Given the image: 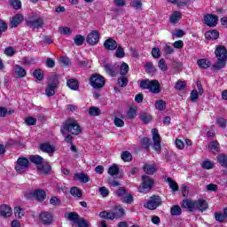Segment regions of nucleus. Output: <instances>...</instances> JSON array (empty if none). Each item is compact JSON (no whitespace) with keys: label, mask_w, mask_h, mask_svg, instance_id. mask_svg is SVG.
Returning a JSON list of instances; mask_svg holds the SVG:
<instances>
[{"label":"nucleus","mask_w":227,"mask_h":227,"mask_svg":"<svg viewBox=\"0 0 227 227\" xmlns=\"http://www.w3.org/2000/svg\"><path fill=\"white\" fill-rule=\"evenodd\" d=\"M25 123L26 125H28V126H34V125H36V118L35 117H27L25 119Z\"/></svg>","instance_id":"63"},{"label":"nucleus","mask_w":227,"mask_h":227,"mask_svg":"<svg viewBox=\"0 0 227 227\" xmlns=\"http://www.w3.org/2000/svg\"><path fill=\"white\" fill-rule=\"evenodd\" d=\"M167 182L169 184V188L174 192H178V184L175 182V180H173V178L171 177H168L167 178Z\"/></svg>","instance_id":"43"},{"label":"nucleus","mask_w":227,"mask_h":227,"mask_svg":"<svg viewBox=\"0 0 227 227\" xmlns=\"http://www.w3.org/2000/svg\"><path fill=\"white\" fill-rule=\"evenodd\" d=\"M216 162L220 164L222 168L227 169V154L223 153L216 156Z\"/></svg>","instance_id":"26"},{"label":"nucleus","mask_w":227,"mask_h":227,"mask_svg":"<svg viewBox=\"0 0 227 227\" xmlns=\"http://www.w3.org/2000/svg\"><path fill=\"white\" fill-rule=\"evenodd\" d=\"M33 77H35V79H37V81H43V77H45V73L42 69L37 68L34 70Z\"/></svg>","instance_id":"38"},{"label":"nucleus","mask_w":227,"mask_h":227,"mask_svg":"<svg viewBox=\"0 0 227 227\" xmlns=\"http://www.w3.org/2000/svg\"><path fill=\"white\" fill-rule=\"evenodd\" d=\"M39 223L43 226H51L54 223V215L49 211H42L38 216Z\"/></svg>","instance_id":"7"},{"label":"nucleus","mask_w":227,"mask_h":227,"mask_svg":"<svg viewBox=\"0 0 227 227\" xmlns=\"http://www.w3.org/2000/svg\"><path fill=\"white\" fill-rule=\"evenodd\" d=\"M22 20H24V16L21 13H17L11 20V27H19Z\"/></svg>","instance_id":"20"},{"label":"nucleus","mask_w":227,"mask_h":227,"mask_svg":"<svg viewBox=\"0 0 227 227\" xmlns=\"http://www.w3.org/2000/svg\"><path fill=\"white\" fill-rule=\"evenodd\" d=\"M145 70L147 72V74H153L157 72V69L155 68V66L152 62H147L145 65Z\"/></svg>","instance_id":"49"},{"label":"nucleus","mask_w":227,"mask_h":227,"mask_svg":"<svg viewBox=\"0 0 227 227\" xmlns=\"http://www.w3.org/2000/svg\"><path fill=\"white\" fill-rule=\"evenodd\" d=\"M14 72L17 74L18 77L20 79H22L27 75V71L20 67V65H15L14 66Z\"/></svg>","instance_id":"29"},{"label":"nucleus","mask_w":227,"mask_h":227,"mask_svg":"<svg viewBox=\"0 0 227 227\" xmlns=\"http://www.w3.org/2000/svg\"><path fill=\"white\" fill-rule=\"evenodd\" d=\"M195 208L200 212H205V210L208 208V203H207V200H195Z\"/></svg>","instance_id":"25"},{"label":"nucleus","mask_w":227,"mask_h":227,"mask_svg":"<svg viewBox=\"0 0 227 227\" xmlns=\"http://www.w3.org/2000/svg\"><path fill=\"white\" fill-rule=\"evenodd\" d=\"M8 31V24L6 21L0 20V38L3 36V33H6Z\"/></svg>","instance_id":"54"},{"label":"nucleus","mask_w":227,"mask_h":227,"mask_svg":"<svg viewBox=\"0 0 227 227\" xmlns=\"http://www.w3.org/2000/svg\"><path fill=\"white\" fill-rule=\"evenodd\" d=\"M143 170L146 175H153L154 173H156L157 168L153 165L145 163L143 166Z\"/></svg>","instance_id":"31"},{"label":"nucleus","mask_w":227,"mask_h":227,"mask_svg":"<svg viewBox=\"0 0 227 227\" xmlns=\"http://www.w3.org/2000/svg\"><path fill=\"white\" fill-rule=\"evenodd\" d=\"M33 196L35 198L37 201H45V199L47 198V193L45 192V190L43 189H36L33 192Z\"/></svg>","instance_id":"18"},{"label":"nucleus","mask_w":227,"mask_h":227,"mask_svg":"<svg viewBox=\"0 0 227 227\" xmlns=\"http://www.w3.org/2000/svg\"><path fill=\"white\" fill-rule=\"evenodd\" d=\"M90 84L94 90H100L106 86V78L102 74H92L89 78Z\"/></svg>","instance_id":"5"},{"label":"nucleus","mask_w":227,"mask_h":227,"mask_svg":"<svg viewBox=\"0 0 227 227\" xmlns=\"http://www.w3.org/2000/svg\"><path fill=\"white\" fill-rule=\"evenodd\" d=\"M15 113V110H8V108L4 106H0V118H6L8 114H13Z\"/></svg>","instance_id":"40"},{"label":"nucleus","mask_w":227,"mask_h":227,"mask_svg":"<svg viewBox=\"0 0 227 227\" xmlns=\"http://www.w3.org/2000/svg\"><path fill=\"white\" fill-rule=\"evenodd\" d=\"M120 173V167H118L117 164H113L108 168V175H111V176H116Z\"/></svg>","instance_id":"41"},{"label":"nucleus","mask_w":227,"mask_h":227,"mask_svg":"<svg viewBox=\"0 0 227 227\" xmlns=\"http://www.w3.org/2000/svg\"><path fill=\"white\" fill-rule=\"evenodd\" d=\"M140 144L142 148H144L146 152H150V146H152V139L144 137L141 138Z\"/></svg>","instance_id":"30"},{"label":"nucleus","mask_w":227,"mask_h":227,"mask_svg":"<svg viewBox=\"0 0 227 227\" xmlns=\"http://www.w3.org/2000/svg\"><path fill=\"white\" fill-rule=\"evenodd\" d=\"M171 215H182V207L178 205L172 206L170 208Z\"/></svg>","instance_id":"48"},{"label":"nucleus","mask_w":227,"mask_h":227,"mask_svg":"<svg viewBox=\"0 0 227 227\" xmlns=\"http://www.w3.org/2000/svg\"><path fill=\"white\" fill-rule=\"evenodd\" d=\"M215 58L217 61L215 64L212 65V68H214L215 72H219V70H223L224 67H226L227 61V50L225 46L218 45L215 51Z\"/></svg>","instance_id":"1"},{"label":"nucleus","mask_w":227,"mask_h":227,"mask_svg":"<svg viewBox=\"0 0 227 227\" xmlns=\"http://www.w3.org/2000/svg\"><path fill=\"white\" fill-rule=\"evenodd\" d=\"M182 208H187L189 212H194L196 208V200H191L189 199L184 200L181 205Z\"/></svg>","instance_id":"19"},{"label":"nucleus","mask_w":227,"mask_h":227,"mask_svg":"<svg viewBox=\"0 0 227 227\" xmlns=\"http://www.w3.org/2000/svg\"><path fill=\"white\" fill-rule=\"evenodd\" d=\"M129 64L123 62L120 67V75H127L129 74Z\"/></svg>","instance_id":"52"},{"label":"nucleus","mask_w":227,"mask_h":227,"mask_svg":"<svg viewBox=\"0 0 227 227\" xmlns=\"http://www.w3.org/2000/svg\"><path fill=\"white\" fill-rule=\"evenodd\" d=\"M39 150L48 155H52L56 152V146L51 145L49 142L41 143L39 145Z\"/></svg>","instance_id":"15"},{"label":"nucleus","mask_w":227,"mask_h":227,"mask_svg":"<svg viewBox=\"0 0 227 227\" xmlns=\"http://www.w3.org/2000/svg\"><path fill=\"white\" fill-rule=\"evenodd\" d=\"M202 169H214V162L207 160L201 163Z\"/></svg>","instance_id":"56"},{"label":"nucleus","mask_w":227,"mask_h":227,"mask_svg":"<svg viewBox=\"0 0 227 227\" xmlns=\"http://www.w3.org/2000/svg\"><path fill=\"white\" fill-rule=\"evenodd\" d=\"M61 134H72L73 136H79L82 132V128L79 125V122L72 118L67 119L60 129Z\"/></svg>","instance_id":"2"},{"label":"nucleus","mask_w":227,"mask_h":227,"mask_svg":"<svg viewBox=\"0 0 227 227\" xmlns=\"http://www.w3.org/2000/svg\"><path fill=\"white\" fill-rule=\"evenodd\" d=\"M27 168H29V160L26 157H19L14 167L17 173H26Z\"/></svg>","instance_id":"10"},{"label":"nucleus","mask_w":227,"mask_h":227,"mask_svg":"<svg viewBox=\"0 0 227 227\" xmlns=\"http://www.w3.org/2000/svg\"><path fill=\"white\" fill-rule=\"evenodd\" d=\"M208 150L215 155L216 153H219V152H221V144H219V141L217 140H213L208 145Z\"/></svg>","instance_id":"21"},{"label":"nucleus","mask_w":227,"mask_h":227,"mask_svg":"<svg viewBox=\"0 0 227 227\" xmlns=\"http://www.w3.org/2000/svg\"><path fill=\"white\" fill-rule=\"evenodd\" d=\"M37 169L38 171H43V175H49L51 171H52V167H51V164L47 163L37 167Z\"/></svg>","instance_id":"39"},{"label":"nucleus","mask_w":227,"mask_h":227,"mask_svg":"<svg viewBox=\"0 0 227 227\" xmlns=\"http://www.w3.org/2000/svg\"><path fill=\"white\" fill-rule=\"evenodd\" d=\"M151 83H152V80H150V79L141 80L139 88H140V90H148V91H149Z\"/></svg>","instance_id":"42"},{"label":"nucleus","mask_w":227,"mask_h":227,"mask_svg":"<svg viewBox=\"0 0 227 227\" xmlns=\"http://www.w3.org/2000/svg\"><path fill=\"white\" fill-rule=\"evenodd\" d=\"M186 86H187V82L182 80H178L175 85V90H177V91H184Z\"/></svg>","instance_id":"50"},{"label":"nucleus","mask_w":227,"mask_h":227,"mask_svg":"<svg viewBox=\"0 0 227 227\" xmlns=\"http://www.w3.org/2000/svg\"><path fill=\"white\" fill-rule=\"evenodd\" d=\"M65 218L68 219L74 224H77L78 227H90V222L86 220L84 217L79 216L77 212H69L65 215Z\"/></svg>","instance_id":"3"},{"label":"nucleus","mask_w":227,"mask_h":227,"mask_svg":"<svg viewBox=\"0 0 227 227\" xmlns=\"http://www.w3.org/2000/svg\"><path fill=\"white\" fill-rule=\"evenodd\" d=\"M0 215L2 217H12V207L8 205H2L0 207Z\"/></svg>","instance_id":"23"},{"label":"nucleus","mask_w":227,"mask_h":227,"mask_svg":"<svg viewBox=\"0 0 227 227\" xmlns=\"http://www.w3.org/2000/svg\"><path fill=\"white\" fill-rule=\"evenodd\" d=\"M152 134L153 141V150H154L156 153H160V152H162V145H160V143H162V139L160 138L159 130L157 129H153Z\"/></svg>","instance_id":"8"},{"label":"nucleus","mask_w":227,"mask_h":227,"mask_svg":"<svg viewBox=\"0 0 227 227\" xmlns=\"http://www.w3.org/2000/svg\"><path fill=\"white\" fill-rule=\"evenodd\" d=\"M197 65L199 68L207 70V68H210V67H212V62H210L208 59H200L197 61Z\"/></svg>","instance_id":"24"},{"label":"nucleus","mask_w":227,"mask_h":227,"mask_svg":"<svg viewBox=\"0 0 227 227\" xmlns=\"http://www.w3.org/2000/svg\"><path fill=\"white\" fill-rule=\"evenodd\" d=\"M28 159L30 162H32V164H35V166H42L43 164V158L38 154L30 155Z\"/></svg>","instance_id":"28"},{"label":"nucleus","mask_w":227,"mask_h":227,"mask_svg":"<svg viewBox=\"0 0 227 227\" xmlns=\"http://www.w3.org/2000/svg\"><path fill=\"white\" fill-rule=\"evenodd\" d=\"M75 176L82 184H88V182H90V176H88V175H86L82 172L80 174H75Z\"/></svg>","instance_id":"45"},{"label":"nucleus","mask_w":227,"mask_h":227,"mask_svg":"<svg viewBox=\"0 0 227 227\" xmlns=\"http://www.w3.org/2000/svg\"><path fill=\"white\" fill-rule=\"evenodd\" d=\"M50 203L53 206V207H59V205H61V199L58 198L57 196H52L50 199Z\"/></svg>","instance_id":"60"},{"label":"nucleus","mask_w":227,"mask_h":227,"mask_svg":"<svg viewBox=\"0 0 227 227\" xmlns=\"http://www.w3.org/2000/svg\"><path fill=\"white\" fill-rule=\"evenodd\" d=\"M153 118V117L152 116V114L148 113H142L139 116V119L141 120V121H143V123H145V125H148V123L152 121Z\"/></svg>","instance_id":"35"},{"label":"nucleus","mask_w":227,"mask_h":227,"mask_svg":"<svg viewBox=\"0 0 227 227\" xmlns=\"http://www.w3.org/2000/svg\"><path fill=\"white\" fill-rule=\"evenodd\" d=\"M163 52L166 56H169L170 54H173V52H175V49L173 48V46L169 45V43H167L163 47Z\"/></svg>","instance_id":"55"},{"label":"nucleus","mask_w":227,"mask_h":227,"mask_svg":"<svg viewBox=\"0 0 227 227\" xmlns=\"http://www.w3.org/2000/svg\"><path fill=\"white\" fill-rule=\"evenodd\" d=\"M105 71L111 77H116L118 75V70H120V65L118 64H106L104 66Z\"/></svg>","instance_id":"14"},{"label":"nucleus","mask_w":227,"mask_h":227,"mask_svg":"<svg viewBox=\"0 0 227 227\" xmlns=\"http://www.w3.org/2000/svg\"><path fill=\"white\" fill-rule=\"evenodd\" d=\"M86 38H84V35H77L74 38V43L78 46L81 47L85 42Z\"/></svg>","instance_id":"47"},{"label":"nucleus","mask_w":227,"mask_h":227,"mask_svg":"<svg viewBox=\"0 0 227 227\" xmlns=\"http://www.w3.org/2000/svg\"><path fill=\"white\" fill-rule=\"evenodd\" d=\"M103 45L106 51H116L118 48V42L113 38H108L104 42Z\"/></svg>","instance_id":"17"},{"label":"nucleus","mask_w":227,"mask_h":227,"mask_svg":"<svg viewBox=\"0 0 227 227\" xmlns=\"http://www.w3.org/2000/svg\"><path fill=\"white\" fill-rule=\"evenodd\" d=\"M102 114V111L100 108L97 106H90L89 107V116L95 117V116H100Z\"/></svg>","instance_id":"37"},{"label":"nucleus","mask_w":227,"mask_h":227,"mask_svg":"<svg viewBox=\"0 0 227 227\" xmlns=\"http://www.w3.org/2000/svg\"><path fill=\"white\" fill-rule=\"evenodd\" d=\"M70 194L74 198H81L82 196V191L77 186H74L70 189Z\"/></svg>","instance_id":"44"},{"label":"nucleus","mask_w":227,"mask_h":227,"mask_svg":"<svg viewBox=\"0 0 227 227\" xmlns=\"http://www.w3.org/2000/svg\"><path fill=\"white\" fill-rule=\"evenodd\" d=\"M160 91H162V88H160V82H159V80H151L149 92L153 95H159Z\"/></svg>","instance_id":"16"},{"label":"nucleus","mask_w":227,"mask_h":227,"mask_svg":"<svg viewBox=\"0 0 227 227\" xmlns=\"http://www.w3.org/2000/svg\"><path fill=\"white\" fill-rule=\"evenodd\" d=\"M100 40V33L98 30H92L86 38V42L89 45H97Z\"/></svg>","instance_id":"13"},{"label":"nucleus","mask_w":227,"mask_h":227,"mask_svg":"<svg viewBox=\"0 0 227 227\" xmlns=\"http://www.w3.org/2000/svg\"><path fill=\"white\" fill-rule=\"evenodd\" d=\"M204 24L208 27H215L219 24V17L215 14L207 13L204 15Z\"/></svg>","instance_id":"12"},{"label":"nucleus","mask_w":227,"mask_h":227,"mask_svg":"<svg viewBox=\"0 0 227 227\" xmlns=\"http://www.w3.org/2000/svg\"><path fill=\"white\" fill-rule=\"evenodd\" d=\"M158 67L161 72H168V64H166V60L164 59L159 60Z\"/></svg>","instance_id":"57"},{"label":"nucleus","mask_w":227,"mask_h":227,"mask_svg":"<svg viewBox=\"0 0 227 227\" xmlns=\"http://www.w3.org/2000/svg\"><path fill=\"white\" fill-rule=\"evenodd\" d=\"M155 108L158 111H164V109H166V101L162 100V99H159L155 102Z\"/></svg>","instance_id":"51"},{"label":"nucleus","mask_w":227,"mask_h":227,"mask_svg":"<svg viewBox=\"0 0 227 227\" xmlns=\"http://www.w3.org/2000/svg\"><path fill=\"white\" fill-rule=\"evenodd\" d=\"M160 205H162V199L159 195H153L144 204V207L147 208V210H157Z\"/></svg>","instance_id":"6"},{"label":"nucleus","mask_w":227,"mask_h":227,"mask_svg":"<svg viewBox=\"0 0 227 227\" xmlns=\"http://www.w3.org/2000/svg\"><path fill=\"white\" fill-rule=\"evenodd\" d=\"M117 84L120 88H127L129 84V78L126 75H121L117 79Z\"/></svg>","instance_id":"36"},{"label":"nucleus","mask_w":227,"mask_h":227,"mask_svg":"<svg viewBox=\"0 0 227 227\" xmlns=\"http://www.w3.org/2000/svg\"><path fill=\"white\" fill-rule=\"evenodd\" d=\"M121 159L122 160H124V162H130L132 160V154H130V153H129V151H124L121 153Z\"/></svg>","instance_id":"58"},{"label":"nucleus","mask_w":227,"mask_h":227,"mask_svg":"<svg viewBox=\"0 0 227 227\" xmlns=\"http://www.w3.org/2000/svg\"><path fill=\"white\" fill-rule=\"evenodd\" d=\"M110 221H114V219H121L125 216V209L120 205L115 206L112 208Z\"/></svg>","instance_id":"11"},{"label":"nucleus","mask_w":227,"mask_h":227,"mask_svg":"<svg viewBox=\"0 0 227 227\" xmlns=\"http://www.w3.org/2000/svg\"><path fill=\"white\" fill-rule=\"evenodd\" d=\"M26 215V212L24 211V208L20 207H14V215L18 217L19 219H22L24 215Z\"/></svg>","instance_id":"46"},{"label":"nucleus","mask_w":227,"mask_h":227,"mask_svg":"<svg viewBox=\"0 0 227 227\" xmlns=\"http://www.w3.org/2000/svg\"><path fill=\"white\" fill-rule=\"evenodd\" d=\"M26 24L28 27H33V29H40L43 27L45 21L43 20V18L34 14L27 18Z\"/></svg>","instance_id":"4"},{"label":"nucleus","mask_w":227,"mask_h":227,"mask_svg":"<svg viewBox=\"0 0 227 227\" xmlns=\"http://www.w3.org/2000/svg\"><path fill=\"white\" fill-rule=\"evenodd\" d=\"M125 56V51L123 50V47L117 46V50L115 51V58L121 59Z\"/></svg>","instance_id":"61"},{"label":"nucleus","mask_w":227,"mask_h":227,"mask_svg":"<svg viewBox=\"0 0 227 227\" xmlns=\"http://www.w3.org/2000/svg\"><path fill=\"white\" fill-rule=\"evenodd\" d=\"M205 38L207 40H217L219 38V30H209L205 33Z\"/></svg>","instance_id":"27"},{"label":"nucleus","mask_w":227,"mask_h":227,"mask_svg":"<svg viewBox=\"0 0 227 227\" xmlns=\"http://www.w3.org/2000/svg\"><path fill=\"white\" fill-rule=\"evenodd\" d=\"M56 88H58V82H53L51 83H49L45 90L46 96L54 97V95H56Z\"/></svg>","instance_id":"22"},{"label":"nucleus","mask_w":227,"mask_h":227,"mask_svg":"<svg viewBox=\"0 0 227 227\" xmlns=\"http://www.w3.org/2000/svg\"><path fill=\"white\" fill-rule=\"evenodd\" d=\"M180 19H182V12L178 11L174 12V13L169 17L171 24H178Z\"/></svg>","instance_id":"33"},{"label":"nucleus","mask_w":227,"mask_h":227,"mask_svg":"<svg viewBox=\"0 0 227 227\" xmlns=\"http://www.w3.org/2000/svg\"><path fill=\"white\" fill-rule=\"evenodd\" d=\"M137 116V109L135 107L130 106L126 114V120H134Z\"/></svg>","instance_id":"34"},{"label":"nucleus","mask_w":227,"mask_h":227,"mask_svg":"<svg viewBox=\"0 0 227 227\" xmlns=\"http://www.w3.org/2000/svg\"><path fill=\"white\" fill-rule=\"evenodd\" d=\"M215 221H218V223H224L226 217L221 212H216L215 213Z\"/></svg>","instance_id":"64"},{"label":"nucleus","mask_w":227,"mask_h":227,"mask_svg":"<svg viewBox=\"0 0 227 227\" xmlns=\"http://www.w3.org/2000/svg\"><path fill=\"white\" fill-rule=\"evenodd\" d=\"M67 84L73 91H77V90H79V81L76 79L67 80Z\"/></svg>","instance_id":"32"},{"label":"nucleus","mask_w":227,"mask_h":227,"mask_svg":"<svg viewBox=\"0 0 227 227\" xmlns=\"http://www.w3.org/2000/svg\"><path fill=\"white\" fill-rule=\"evenodd\" d=\"M216 123H217L218 127H220V129H226V125H227L226 119L220 117V118L216 119Z\"/></svg>","instance_id":"62"},{"label":"nucleus","mask_w":227,"mask_h":227,"mask_svg":"<svg viewBox=\"0 0 227 227\" xmlns=\"http://www.w3.org/2000/svg\"><path fill=\"white\" fill-rule=\"evenodd\" d=\"M153 181L148 176H142V185L138 187V192H150L153 187Z\"/></svg>","instance_id":"9"},{"label":"nucleus","mask_w":227,"mask_h":227,"mask_svg":"<svg viewBox=\"0 0 227 227\" xmlns=\"http://www.w3.org/2000/svg\"><path fill=\"white\" fill-rule=\"evenodd\" d=\"M121 201L127 205H132V203H134V196H132V194H128L122 198Z\"/></svg>","instance_id":"59"},{"label":"nucleus","mask_w":227,"mask_h":227,"mask_svg":"<svg viewBox=\"0 0 227 227\" xmlns=\"http://www.w3.org/2000/svg\"><path fill=\"white\" fill-rule=\"evenodd\" d=\"M35 63L36 59H35V58L25 57L23 59V65H25L26 67H30V65H35Z\"/></svg>","instance_id":"53"}]
</instances>
